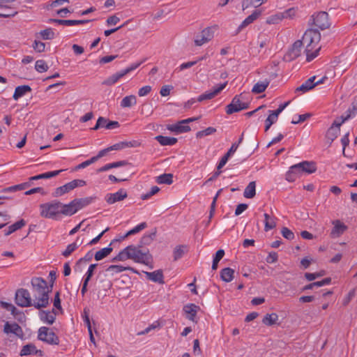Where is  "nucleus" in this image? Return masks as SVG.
I'll return each instance as SVG.
<instances>
[{"instance_id": "obj_1", "label": "nucleus", "mask_w": 357, "mask_h": 357, "mask_svg": "<svg viewBox=\"0 0 357 357\" xmlns=\"http://www.w3.org/2000/svg\"><path fill=\"white\" fill-rule=\"evenodd\" d=\"M303 42L305 45L304 52L306 54V61H312L319 54L321 46L319 45L321 40V33L315 29H307L303 36Z\"/></svg>"}, {"instance_id": "obj_2", "label": "nucleus", "mask_w": 357, "mask_h": 357, "mask_svg": "<svg viewBox=\"0 0 357 357\" xmlns=\"http://www.w3.org/2000/svg\"><path fill=\"white\" fill-rule=\"evenodd\" d=\"M31 284L33 294H40L43 296L39 299L40 303H33V307L38 310L47 307L50 304L49 294L52 291V284L48 286L47 281L42 278H33Z\"/></svg>"}, {"instance_id": "obj_3", "label": "nucleus", "mask_w": 357, "mask_h": 357, "mask_svg": "<svg viewBox=\"0 0 357 357\" xmlns=\"http://www.w3.org/2000/svg\"><path fill=\"white\" fill-rule=\"evenodd\" d=\"M66 204L54 200L40 205V216L45 218L57 219L59 215L68 216Z\"/></svg>"}, {"instance_id": "obj_4", "label": "nucleus", "mask_w": 357, "mask_h": 357, "mask_svg": "<svg viewBox=\"0 0 357 357\" xmlns=\"http://www.w3.org/2000/svg\"><path fill=\"white\" fill-rule=\"evenodd\" d=\"M142 247L131 245H128V249L130 253V259L136 263L143 264L149 266L150 268H153L151 265L153 261V257L149 252V250H142Z\"/></svg>"}, {"instance_id": "obj_5", "label": "nucleus", "mask_w": 357, "mask_h": 357, "mask_svg": "<svg viewBox=\"0 0 357 357\" xmlns=\"http://www.w3.org/2000/svg\"><path fill=\"white\" fill-rule=\"evenodd\" d=\"M244 96L241 93L235 96L231 103L226 107V113L232 114L241 110L246 109L249 107V103L244 101Z\"/></svg>"}, {"instance_id": "obj_6", "label": "nucleus", "mask_w": 357, "mask_h": 357, "mask_svg": "<svg viewBox=\"0 0 357 357\" xmlns=\"http://www.w3.org/2000/svg\"><path fill=\"white\" fill-rule=\"evenodd\" d=\"M93 198L91 197L75 199L69 204H66V211L68 216H71L76 213L79 210L90 204Z\"/></svg>"}, {"instance_id": "obj_7", "label": "nucleus", "mask_w": 357, "mask_h": 357, "mask_svg": "<svg viewBox=\"0 0 357 357\" xmlns=\"http://www.w3.org/2000/svg\"><path fill=\"white\" fill-rule=\"evenodd\" d=\"M38 339L51 345H58L59 344V337L45 326H42L38 329Z\"/></svg>"}, {"instance_id": "obj_8", "label": "nucleus", "mask_w": 357, "mask_h": 357, "mask_svg": "<svg viewBox=\"0 0 357 357\" xmlns=\"http://www.w3.org/2000/svg\"><path fill=\"white\" fill-rule=\"evenodd\" d=\"M15 303L22 307L33 306V301L31 299L29 291L23 288L18 289L15 295Z\"/></svg>"}, {"instance_id": "obj_9", "label": "nucleus", "mask_w": 357, "mask_h": 357, "mask_svg": "<svg viewBox=\"0 0 357 357\" xmlns=\"http://www.w3.org/2000/svg\"><path fill=\"white\" fill-rule=\"evenodd\" d=\"M86 185V181L82 179H75L65 185L56 188L53 193L55 197L62 196L63 195L74 190L77 187H82Z\"/></svg>"}, {"instance_id": "obj_10", "label": "nucleus", "mask_w": 357, "mask_h": 357, "mask_svg": "<svg viewBox=\"0 0 357 357\" xmlns=\"http://www.w3.org/2000/svg\"><path fill=\"white\" fill-rule=\"evenodd\" d=\"M218 26H208L202 31L200 33L196 36L195 38V44L196 46H202L211 40L214 37V32L217 30Z\"/></svg>"}, {"instance_id": "obj_11", "label": "nucleus", "mask_w": 357, "mask_h": 357, "mask_svg": "<svg viewBox=\"0 0 357 357\" xmlns=\"http://www.w3.org/2000/svg\"><path fill=\"white\" fill-rule=\"evenodd\" d=\"M312 24L320 29L325 30L328 29L331 23L328 20V14L326 12L321 11L312 16Z\"/></svg>"}, {"instance_id": "obj_12", "label": "nucleus", "mask_w": 357, "mask_h": 357, "mask_svg": "<svg viewBox=\"0 0 357 357\" xmlns=\"http://www.w3.org/2000/svg\"><path fill=\"white\" fill-rule=\"evenodd\" d=\"M128 197L127 192L121 188L116 192L108 193L105 197V200L108 204H113L117 202H121Z\"/></svg>"}, {"instance_id": "obj_13", "label": "nucleus", "mask_w": 357, "mask_h": 357, "mask_svg": "<svg viewBox=\"0 0 357 357\" xmlns=\"http://www.w3.org/2000/svg\"><path fill=\"white\" fill-rule=\"evenodd\" d=\"M3 332L8 335L13 333L20 339H23L24 335L22 327L15 322L13 324H10L8 321L6 322L3 326Z\"/></svg>"}, {"instance_id": "obj_14", "label": "nucleus", "mask_w": 357, "mask_h": 357, "mask_svg": "<svg viewBox=\"0 0 357 357\" xmlns=\"http://www.w3.org/2000/svg\"><path fill=\"white\" fill-rule=\"evenodd\" d=\"M227 82H224L223 84H220L218 86H215L211 91H206L205 93L200 95L197 101L202 102L206 100H211L215 96L220 93L227 85Z\"/></svg>"}, {"instance_id": "obj_15", "label": "nucleus", "mask_w": 357, "mask_h": 357, "mask_svg": "<svg viewBox=\"0 0 357 357\" xmlns=\"http://www.w3.org/2000/svg\"><path fill=\"white\" fill-rule=\"evenodd\" d=\"M294 168L300 169L301 172L312 174L316 172V163L313 161H303L294 165Z\"/></svg>"}, {"instance_id": "obj_16", "label": "nucleus", "mask_w": 357, "mask_h": 357, "mask_svg": "<svg viewBox=\"0 0 357 357\" xmlns=\"http://www.w3.org/2000/svg\"><path fill=\"white\" fill-rule=\"evenodd\" d=\"M38 355L39 356H43V351L40 349H37L35 344L32 343L27 344L22 347L20 355L21 356H29V355Z\"/></svg>"}, {"instance_id": "obj_17", "label": "nucleus", "mask_w": 357, "mask_h": 357, "mask_svg": "<svg viewBox=\"0 0 357 357\" xmlns=\"http://www.w3.org/2000/svg\"><path fill=\"white\" fill-rule=\"evenodd\" d=\"M199 309V307L196 305L195 304H188L184 305L183 310L185 314V317L188 319L196 322L195 317L197 313V310Z\"/></svg>"}, {"instance_id": "obj_18", "label": "nucleus", "mask_w": 357, "mask_h": 357, "mask_svg": "<svg viewBox=\"0 0 357 357\" xmlns=\"http://www.w3.org/2000/svg\"><path fill=\"white\" fill-rule=\"evenodd\" d=\"M304 45L303 39L298 40L292 45L291 49L288 52V56L291 59L298 58L301 54V50Z\"/></svg>"}, {"instance_id": "obj_19", "label": "nucleus", "mask_w": 357, "mask_h": 357, "mask_svg": "<svg viewBox=\"0 0 357 357\" xmlns=\"http://www.w3.org/2000/svg\"><path fill=\"white\" fill-rule=\"evenodd\" d=\"M51 22H54L60 25L65 26H74L79 24H84L91 22L90 20H59V19H50Z\"/></svg>"}, {"instance_id": "obj_20", "label": "nucleus", "mask_w": 357, "mask_h": 357, "mask_svg": "<svg viewBox=\"0 0 357 357\" xmlns=\"http://www.w3.org/2000/svg\"><path fill=\"white\" fill-rule=\"evenodd\" d=\"M144 273L148 280L159 284L165 283L162 270L159 269L153 272L144 271Z\"/></svg>"}, {"instance_id": "obj_21", "label": "nucleus", "mask_w": 357, "mask_h": 357, "mask_svg": "<svg viewBox=\"0 0 357 357\" xmlns=\"http://www.w3.org/2000/svg\"><path fill=\"white\" fill-rule=\"evenodd\" d=\"M357 112V105L354 102L352 103V108H349L345 114L342 115L340 117V121L337 123V120H335L333 125L340 127L341 125L350 118L354 116Z\"/></svg>"}, {"instance_id": "obj_22", "label": "nucleus", "mask_w": 357, "mask_h": 357, "mask_svg": "<svg viewBox=\"0 0 357 357\" xmlns=\"http://www.w3.org/2000/svg\"><path fill=\"white\" fill-rule=\"evenodd\" d=\"M333 225L334 227L331 232L332 237H338L347 229V226L339 220L333 221Z\"/></svg>"}, {"instance_id": "obj_23", "label": "nucleus", "mask_w": 357, "mask_h": 357, "mask_svg": "<svg viewBox=\"0 0 357 357\" xmlns=\"http://www.w3.org/2000/svg\"><path fill=\"white\" fill-rule=\"evenodd\" d=\"M40 318L42 321L52 324L56 319V312L53 309L52 312L41 310L40 312Z\"/></svg>"}, {"instance_id": "obj_24", "label": "nucleus", "mask_w": 357, "mask_h": 357, "mask_svg": "<svg viewBox=\"0 0 357 357\" xmlns=\"http://www.w3.org/2000/svg\"><path fill=\"white\" fill-rule=\"evenodd\" d=\"M126 75V74L124 72V70H122L107 77L105 80L102 82V84L106 86H112L116 83L121 78L124 77Z\"/></svg>"}, {"instance_id": "obj_25", "label": "nucleus", "mask_w": 357, "mask_h": 357, "mask_svg": "<svg viewBox=\"0 0 357 357\" xmlns=\"http://www.w3.org/2000/svg\"><path fill=\"white\" fill-rule=\"evenodd\" d=\"M316 76H312L310 78L307 79L304 83H303L300 86L296 89V92L301 91L302 93H305L314 87V84L313 82L316 80Z\"/></svg>"}, {"instance_id": "obj_26", "label": "nucleus", "mask_w": 357, "mask_h": 357, "mask_svg": "<svg viewBox=\"0 0 357 357\" xmlns=\"http://www.w3.org/2000/svg\"><path fill=\"white\" fill-rule=\"evenodd\" d=\"M261 12L259 10H255L251 15H250L248 17H247L238 26V30H241L246 27L250 24L252 23L255 20H256L259 15H261Z\"/></svg>"}, {"instance_id": "obj_27", "label": "nucleus", "mask_w": 357, "mask_h": 357, "mask_svg": "<svg viewBox=\"0 0 357 357\" xmlns=\"http://www.w3.org/2000/svg\"><path fill=\"white\" fill-rule=\"evenodd\" d=\"M157 229L154 228L149 234H144L140 241L139 246L143 247L144 245H150L156 236Z\"/></svg>"}, {"instance_id": "obj_28", "label": "nucleus", "mask_w": 357, "mask_h": 357, "mask_svg": "<svg viewBox=\"0 0 357 357\" xmlns=\"http://www.w3.org/2000/svg\"><path fill=\"white\" fill-rule=\"evenodd\" d=\"M184 123H180L178 121L176 124L169 125L167 129L172 132L176 133H183L190 130V127L188 125H183Z\"/></svg>"}, {"instance_id": "obj_29", "label": "nucleus", "mask_w": 357, "mask_h": 357, "mask_svg": "<svg viewBox=\"0 0 357 357\" xmlns=\"http://www.w3.org/2000/svg\"><path fill=\"white\" fill-rule=\"evenodd\" d=\"M31 88L29 85H21L15 88L13 98L17 100L24 96L26 93L31 92Z\"/></svg>"}, {"instance_id": "obj_30", "label": "nucleus", "mask_w": 357, "mask_h": 357, "mask_svg": "<svg viewBox=\"0 0 357 357\" xmlns=\"http://www.w3.org/2000/svg\"><path fill=\"white\" fill-rule=\"evenodd\" d=\"M63 169L56 170L53 172H48L43 174H40L29 178L30 181H37L39 179H47L58 176Z\"/></svg>"}, {"instance_id": "obj_31", "label": "nucleus", "mask_w": 357, "mask_h": 357, "mask_svg": "<svg viewBox=\"0 0 357 357\" xmlns=\"http://www.w3.org/2000/svg\"><path fill=\"white\" fill-rule=\"evenodd\" d=\"M128 164V162L126 160H121V161H118V162L108 163V164H106L105 165H104L103 167L98 169L97 172L100 173V172H105V171H107L112 168H116V167L127 165Z\"/></svg>"}, {"instance_id": "obj_32", "label": "nucleus", "mask_w": 357, "mask_h": 357, "mask_svg": "<svg viewBox=\"0 0 357 357\" xmlns=\"http://www.w3.org/2000/svg\"><path fill=\"white\" fill-rule=\"evenodd\" d=\"M155 139L162 146H172L177 142V139L175 137H172L158 135L155 137Z\"/></svg>"}, {"instance_id": "obj_33", "label": "nucleus", "mask_w": 357, "mask_h": 357, "mask_svg": "<svg viewBox=\"0 0 357 357\" xmlns=\"http://www.w3.org/2000/svg\"><path fill=\"white\" fill-rule=\"evenodd\" d=\"M340 131L339 126L332 124V126L328 129L326 135V137L331 141V143L333 142L338 136Z\"/></svg>"}, {"instance_id": "obj_34", "label": "nucleus", "mask_w": 357, "mask_h": 357, "mask_svg": "<svg viewBox=\"0 0 357 357\" xmlns=\"http://www.w3.org/2000/svg\"><path fill=\"white\" fill-rule=\"evenodd\" d=\"M234 271L231 268H225L220 271V278L226 282H229L234 279Z\"/></svg>"}, {"instance_id": "obj_35", "label": "nucleus", "mask_w": 357, "mask_h": 357, "mask_svg": "<svg viewBox=\"0 0 357 357\" xmlns=\"http://www.w3.org/2000/svg\"><path fill=\"white\" fill-rule=\"evenodd\" d=\"M124 271H131L133 273H137V271L135 268H133L132 267H130V266H121V265H111L107 269V271H108V272H113V273H121V272H123Z\"/></svg>"}, {"instance_id": "obj_36", "label": "nucleus", "mask_w": 357, "mask_h": 357, "mask_svg": "<svg viewBox=\"0 0 357 357\" xmlns=\"http://www.w3.org/2000/svg\"><path fill=\"white\" fill-rule=\"evenodd\" d=\"M256 195V183L255 181H251L245 188L243 195L245 198L251 199L253 198Z\"/></svg>"}, {"instance_id": "obj_37", "label": "nucleus", "mask_w": 357, "mask_h": 357, "mask_svg": "<svg viewBox=\"0 0 357 357\" xmlns=\"http://www.w3.org/2000/svg\"><path fill=\"white\" fill-rule=\"evenodd\" d=\"M128 246L120 251L119 254L112 259V261H123L126 259H130V253Z\"/></svg>"}, {"instance_id": "obj_38", "label": "nucleus", "mask_w": 357, "mask_h": 357, "mask_svg": "<svg viewBox=\"0 0 357 357\" xmlns=\"http://www.w3.org/2000/svg\"><path fill=\"white\" fill-rule=\"evenodd\" d=\"M259 142L256 139V137L255 135H252L248 141V155L247 158L250 156L259 147Z\"/></svg>"}, {"instance_id": "obj_39", "label": "nucleus", "mask_w": 357, "mask_h": 357, "mask_svg": "<svg viewBox=\"0 0 357 357\" xmlns=\"http://www.w3.org/2000/svg\"><path fill=\"white\" fill-rule=\"evenodd\" d=\"M188 251V246L185 245H177L173 251L174 260L177 261L181 259Z\"/></svg>"}, {"instance_id": "obj_40", "label": "nucleus", "mask_w": 357, "mask_h": 357, "mask_svg": "<svg viewBox=\"0 0 357 357\" xmlns=\"http://www.w3.org/2000/svg\"><path fill=\"white\" fill-rule=\"evenodd\" d=\"M113 250V248L110 247V245L98 251H97L94 255V258L96 261L102 260V259L107 257Z\"/></svg>"}, {"instance_id": "obj_41", "label": "nucleus", "mask_w": 357, "mask_h": 357, "mask_svg": "<svg viewBox=\"0 0 357 357\" xmlns=\"http://www.w3.org/2000/svg\"><path fill=\"white\" fill-rule=\"evenodd\" d=\"M137 103L136 96L134 95L127 96L124 97L121 102V107H130Z\"/></svg>"}, {"instance_id": "obj_42", "label": "nucleus", "mask_w": 357, "mask_h": 357, "mask_svg": "<svg viewBox=\"0 0 357 357\" xmlns=\"http://www.w3.org/2000/svg\"><path fill=\"white\" fill-rule=\"evenodd\" d=\"M156 182L158 184L170 185L173 183V174H163L159 176H157Z\"/></svg>"}, {"instance_id": "obj_43", "label": "nucleus", "mask_w": 357, "mask_h": 357, "mask_svg": "<svg viewBox=\"0 0 357 357\" xmlns=\"http://www.w3.org/2000/svg\"><path fill=\"white\" fill-rule=\"evenodd\" d=\"M278 320V315L276 313L266 314L262 322L266 326H272L276 324Z\"/></svg>"}, {"instance_id": "obj_44", "label": "nucleus", "mask_w": 357, "mask_h": 357, "mask_svg": "<svg viewBox=\"0 0 357 357\" xmlns=\"http://www.w3.org/2000/svg\"><path fill=\"white\" fill-rule=\"evenodd\" d=\"M269 81L267 80H265L264 82H259L254 85L252 91L256 94L261 93L266 90Z\"/></svg>"}, {"instance_id": "obj_45", "label": "nucleus", "mask_w": 357, "mask_h": 357, "mask_svg": "<svg viewBox=\"0 0 357 357\" xmlns=\"http://www.w3.org/2000/svg\"><path fill=\"white\" fill-rule=\"evenodd\" d=\"M31 185L30 182H26L15 185H13L8 188H5L2 190V192H15L17 190H22L25 189L27 187H29Z\"/></svg>"}, {"instance_id": "obj_46", "label": "nucleus", "mask_w": 357, "mask_h": 357, "mask_svg": "<svg viewBox=\"0 0 357 357\" xmlns=\"http://www.w3.org/2000/svg\"><path fill=\"white\" fill-rule=\"evenodd\" d=\"M264 230L268 231L276 227V223L273 218H271L268 214L264 213Z\"/></svg>"}, {"instance_id": "obj_47", "label": "nucleus", "mask_w": 357, "mask_h": 357, "mask_svg": "<svg viewBox=\"0 0 357 357\" xmlns=\"http://www.w3.org/2000/svg\"><path fill=\"white\" fill-rule=\"evenodd\" d=\"M282 19H284V15H282L281 13H278L268 17L266 22L268 24H278Z\"/></svg>"}, {"instance_id": "obj_48", "label": "nucleus", "mask_w": 357, "mask_h": 357, "mask_svg": "<svg viewBox=\"0 0 357 357\" xmlns=\"http://www.w3.org/2000/svg\"><path fill=\"white\" fill-rule=\"evenodd\" d=\"M146 227H147V224L145 222H142L139 225H137L133 229L128 231L122 238H125L130 235L135 234L141 231L144 229H145Z\"/></svg>"}, {"instance_id": "obj_49", "label": "nucleus", "mask_w": 357, "mask_h": 357, "mask_svg": "<svg viewBox=\"0 0 357 357\" xmlns=\"http://www.w3.org/2000/svg\"><path fill=\"white\" fill-rule=\"evenodd\" d=\"M225 255V251L224 250L220 249L218 250L213 260V264H212V269L216 270L218 268V265L219 261L222 259V257Z\"/></svg>"}, {"instance_id": "obj_50", "label": "nucleus", "mask_w": 357, "mask_h": 357, "mask_svg": "<svg viewBox=\"0 0 357 357\" xmlns=\"http://www.w3.org/2000/svg\"><path fill=\"white\" fill-rule=\"evenodd\" d=\"M40 35L43 40H52L54 38V32L51 28H47L42 30Z\"/></svg>"}, {"instance_id": "obj_51", "label": "nucleus", "mask_w": 357, "mask_h": 357, "mask_svg": "<svg viewBox=\"0 0 357 357\" xmlns=\"http://www.w3.org/2000/svg\"><path fill=\"white\" fill-rule=\"evenodd\" d=\"M216 132V129L213 127H208L206 128L205 130L199 131L196 134L197 138H202L205 136H208L210 135H212Z\"/></svg>"}, {"instance_id": "obj_52", "label": "nucleus", "mask_w": 357, "mask_h": 357, "mask_svg": "<svg viewBox=\"0 0 357 357\" xmlns=\"http://www.w3.org/2000/svg\"><path fill=\"white\" fill-rule=\"evenodd\" d=\"M36 70L39 73L46 72L48 66L44 60H38L35 65Z\"/></svg>"}, {"instance_id": "obj_53", "label": "nucleus", "mask_w": 357, "mask_h": 357, "mask_svg": "<svg viewBox=\"0 0 357 357\" xmlns=\"http://www.w3.org/2000/svg\"><path fill=\"white\" fill-rule=\"evenodd\" d=\"M0 305L3 308L10 311L13 315H16L17 314V308L13 304L5 301H1Z\"/></svg>"}, {"instance_id": "obj_54", "label": "nucleus", "mask_w": 357, "mask_h": 357, "mask_svg": "<svg viewBox=\"0 0 357 357\" xmlns=\"http://www.w3.org/2000/svg\"><path fill=\"white\" fill-rule=\"evenodd\" d=\"M325 275V271H321L320 272H318V273H305V278L308 280V281H312L318 278H320L323 275Z\"/></svg>"}, {"instance_id": "obj_55", "label": "nucleus", "mask_w": 357, "mask_h": 357, "mask_svg": "<svg viewBox=\"0 0 357 357\" xmlns=\"http://www.w3.org/2000/svg\"><path fill=\"white\" fill-rule=\"evenodd\" d=\"M278 120V118L269 113L268 116L265 121V131H268L271 126Z\"/></svg>"}, {"instance_id": "obj_56", "label": "nucleus", "mask_w": 357, "mask_h": 357, "mask_svg": "<svg viewBox=\"0 0 357 357\" xmlns=\"http://www.w3.org/2000/svg\"><path fill=\"white\" fill-rule=\"evenodd\" d=\"M109 120L105 117L100 116L96 122L95 126L92 128L93 130H97L100 128H105V125L108 123Z\"/></svg>"}, {"instance_id": "obj_57", "label": "nucleus", "mask_w": 357, "mask_h": 357, "mask_svg": "<svg viewBox=\"0 0 357 357\" xmlns=\"http://www.w3.org/2000/svg\"><path fill=\"white\" fill-rule=\"evenodd\" d=\"M77 248V244L71 243L69 244L66 249L62 252V255L65 257L70 256L76 249Z\"/></svg>"}, {"instance_id": "obj_58", "label": "nucleus", "mask_w": 357, "mask_h": 357, "mask_svg": "<svg viewBox=\"0 0 357 357\" xmlns=\"http://www.w3.org/2000/svg\"><path fill=\"white\" fill-rule=\"evenodd\" d=\"M160 190V188L158 186H153L151 188V190L146 194H144L141 196L142 199L146 200L149 199L151 196L155 195L157 192H158Z\"/></svg>"}, {"instance_id": "obj_59", "label": "nucleus", "mask_w": 357, "mask_h": 357, "mask_svg": "<svg viewBox=\"0 0 357 357\" xmlns=\"http://www.w3.org/2000/svg\"><path fill=\"white\" fill-rule=\"evenodd\" d=\"M296 169L297 168H294V165H292L289 168V171L286 174V180L287 181H288L289 182H293L296 179L297 176L294 174V170Z\"/></svg>"}, {"instance_id": "obj_60", "label": "nucleus", "mask_w": 357, "mask_h": 357, "mask_svg": "<svg viewBox=\"0 0 357 357\" xmlns=\"http://www.w3.org/2000/svg\"><path fill=\"white\" fill-rule=\"evenodd\" d=\"M281 233L282 236L287 240H292L294 238V234L287 227H283Z\"/></svg>"}, {"instance_id": "obj_61", "label": "nucleus", "mask_w": 357, "mask_h": 357, "mask_svg": "<svg viewBox=\"0 0 357 357\" xmlns=\"http://www.w3.org/2000/svg\"><path fill=\"white\" fill-rule=\"evenodd\" d=\"M289 104V102H286L283 104L279 105L278 108L276 110L271 111L269 110L268 112L271 113L273 116L278 117V115L284 109V108Z\"/></svg>"}, {"instance_id": "obj_62", "label": "nucleus", "mask_w": 357, "mask_h": 357, "mask_svg": "<svg viewBox=\"0 0 357 357\" xmlns=\"http://www.w3.org/2000/svg\"><path fill=\"white\" fill-rule=\"evenodd\" d=\"M33 47L36 52L40 53L45 51V44L41 41L35 40Z\"/></svg>"}, {"instance_id": "obj_63", "label": "nucleus", "mask_w": 357, "mask_h": 357, "mask_svg": "<svg viewBox=\"0 0 357 357\" xmlns=\"http://www.w3.org/2000/svg\"><path fill=\"white\" fill-rule=\"evenodd\" d=\"M93 253L91 252V251H89L88 252L85 256L84 257H82L80 258L77 262V265H79V264H82V263H87V262H89L90 261H91L92 258H93Z\"/></svg>"}, {"instance_id": "obj_64", "label": "nucleus", "mask_w": 357, "mask_h": 357, "mask_svg": "<svg viewBox=\"0 0 357 357\" xmlns=\"http://www.w3.org/2000/svg\"><path fill=\"white\" fill-rule=\"evenodd\" d=\"M355 296V289H353L347 294V295L344 298L342 301V305L346 306L347 305L351 299Z\"/></svg>"}]
</instances>
